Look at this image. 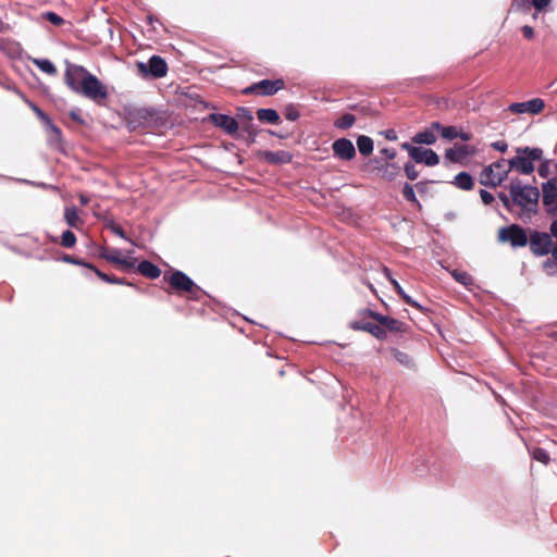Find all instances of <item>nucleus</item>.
Segmentation results:
<instances>
[{
  "label": "nucleus",
  "instance_id": "b1692460",
  "mask_svg": "<svg viewBox=\"0 0 557 557\" xmlns=\"http://www.w3.org/2000/svg\"><path fill=\"white\" fill-rule=\"evenodd\" d=\"M454 183L462 190H471L474 186L472 176L467 172H460L457 174Z\"/></svg>",
  "mask_w": 557,
  "mask_h": 557
},
{
  "label": "nucleus",
  "instance_id": "13d9d810",
  "mask_svg": "<svg viewBox=\"0 0 557 557\" xmlns=\"http://www.w3.org/2000/svg\"><path fill=\"white\" fill-rule=\"evenodd\" d=\"M103 282L109 284H115L117 282V277L114 275L107 274V278H104Z\"/></svg>",
  "mask_w": 557,
  "mask_h": 557
},
{
  "label": "nucleus",
  "instance_id": "69168bd1",
  "mask_svg": "<svg viewBox=\"0 0 557 557\" xmlns=\"http://www.w3.org/2000/svg\"><path fill=\"white\" fill-rule=\"evenodd\" d=\"M71 117H72V120H74V121H77V122L82 123V121L79 120V117H78V115H77V113H76V112L72 111V112H71Z\"/></svg>",
  "mask_w": 557,
  "mask_h": 557
},
{
  "label": "nucleus",
  "instance_id": "3c124183",
  "mask_svg": "<svg viewBox=\"0 0 557 557\" xmlns=\"http://www.w3.org/2000/svg\"><path fill=\"white\" fill-rule=\"evenodd\" d=\"M511 104H545V102L541 98H533L525 102H512Z\"/></svg>",
  "mask_w": 557,
  "mask_h": 557
},
{
  "label": "nucleus",
  "instance_id": "2f4dec72",
  "mask_svg": "<svg viewBox=\"0 0 557 557\" xmlns=\"http://www.w3.org/2000/svg\"><path fill=\"white\" fill-rule=\"evenodd\" d=\"M75 244H76L75 234L70 230L64 231L61 236V246H63L64 248H72L75 246Z\"/></svg>",
  "mask_w": 557,
  "mask_h": 557
},
{
  "label": "nucleus",
  "instance_id": "680f3d73",
  "mask_svg": "<svg viewBox=\"0 0 557 557\" xmlns=\"http://www.w3.org/2000/svg\"><path fill=\"white\" fill-rule=\"evenodd\" d=\"M549 253H552L554 261L557 263V242L554 244L553 250Z\"/></svg>",
  "mask_w": 557,
  "mask_h": 557
},
{
  "label": "nucleus",
  "instance_id": "473e14b6",
  "mask_svg": "<svg viewBox=\"0 0 557 557\" xmlns=\"http://www.w3.org/2000/svg\"><path fill=\"white\" fill-rule=\"evenodd\" d=\"M544 107H509L512 113L521 114V113H530V114H540Z\"/></svg>",
  "mask_w": 557,
  "mask_h": 557
},
{
  "label": "nucleus",
  "instance_id": "39448f33",
  "mask_svg": "<svg viewBox=\"0 0 557 557\" xmlns=\"http://www.w3.org/2000/svg\"><path fill=\"white\" fill-rule=\"evenodd\" d=\"M497 240L502 244H509L512 248H522L528 245L529 236L527 230L521 225L510 224L498 230Z\"/></svg>",
  "mask_w": 557,
  "mask_h": 557
},
{
  "label": "nucleus",
  "instance_id": "ea45409f",
  "mask_svg": "<svg viewBox=\"0 0 557 557\" xmlns=\"http://www.w3.org/2000/svg\"><path fill=\"white\" fill-rule=\"evenodd\" d=\"M62 260L64 262H67V263H71V264H75V265H81V267H84L87 265V261L83 260V259H79V258H76L74 256H71V255H64Z\"/></svg>",
  "mask_w": 557,
  "mask_h": 557
},
{
  "label": "nucleus",
  "instance_id": "dca6fc26",
  "mask_svg": "<svg viewBox=\"0 0 557 557\" xmlns=\"http://www.w3.org/2000/svg\"><path fill=\"white\" fill-rule=\"evenodd\" d=\"M350 329L355 331H364L376 337L377 339H384L386 337L385 330L381 324L369 322L366 320H355L350 322Z\"/></svg>",
  "mask_w": 557,
  "mask_h": 557
},
{
  "label": "nucleus",
  "instance_id": "09e8293b",
  "mask_svg": "<svg viewBox=\"0 0 557 557\" xmlns=\"http://www.w3.org/2000/svg\"><path fill=\"white\" fill-rule=\"evenodd\" d=\"M521 32L523 36L528 39H532L534 37V29L529 25L522 26Z\"/></svg>",
  "mask_w": 557,
  "mask_h": 557
},
{
  "label": "nucleus",
  "instance_id": "393cba45",
  "mask_svg": "<svg viewBox=\"0 0 557 557\" xmlns=\"http://www.w3.org/2000/svg\"><path fill=\"white\" fill-rule=\"evenodd\" d=\"M259 121L270 124H277L280 122L278 113L273 109H260L257 112Z\"/></svg>",
  "mask_w": 557,
  "mask_h": 557
},
{
  "label": "nucleus",
  "instance_id": "0e129e2a",
  "mask_svg": "<svg viewBox=\"0 0 557 557\" xmlns=\"http://www.w3.org/2000/svg\"><path fill=\"white\" fill-rule=\"evenodd\" d=\"M386 137H387L388 139H391V140H394V139H396V138H397V137H396V134H395V132H394V131H388V134L386 135Z\"/></svg>",
  "mask_w": 557,
  "mask_h": 557
},
{
  "label": "nucleus",
  "instance_id": "de8ad7c7",
  "mask_svg": "<svg viewBox=\"0 0 557 557\" xmlns=\"http://www.w3.org/2000/svg\"><path fill=\"white\" fill-rule=\"evenodd\" d=\"M401 298L409 306H411L413 308H417V309H422V307L417 301H414L409 295H407L406 293L401 296Z\"/></svg>",
  "mask_w": 557,
  "mask_h": 557
},
{
  "label": "nucleus",
  "instance_id": "a211bd4d",
  "mask_svg": "<svg viewBox=\"0 0 557 557\" xmlns=\"http://www.w3.org/2000/svg\"><path fill=\"white\" fill-rule=\"evenodd\" d=\"M475 149L469 145H455L445 150V158L454 163H461L469 156H472Z\"/></svg>",
  "mask_w": 557,
  "mask_h": 557
},
{
  "label": "nucleus",
  "instance_id": "6e6552de",
  "mask_svg": "<svg viewBox=\"0 0 557 557\" xmlns=\"http://www.w3.org/2000/svg\"><path fill=\"white\" fill-rule=\"evenodd\" d=\"M403 148L408 151L410 158L417 163H424L428 166H434L440 163L438 154L432 149L413 147L409 144H404Z\"/></svg>",
  "mask_w": 557,
  "mask_h": 557
},
{
  "label": "nucleus",
  "instance_id": "4c0bfd02",
  "mask_svg": "<svg viewBox=\"0 0 557 557\" xmlns=\"http://www.w3.org/2000/svg\"><path fill=\"white\" fill-rule=\"evenodd\" d=\"M384 273L386 275V277L389 280V282L392 283V285L394 286L395 290L397 292V294L401 297L404 294H405V290L403 289V287L399 285V283L394 280L392 276H391V271L388 268H384Z\"/></svg>",
  "mask_w": 557,
  "mask_h": 557
},
{
  "label": "nucleus",
  "instance_id": "ddd939ff",
  "mask_svg": "<svg viewBox=\"0 0 557 557\" xmlns=\"http://www.w3.org/2000/svg\"><path fill=\"white\" fill-rule=\"evenodd\" d=\"M209 121L216 127L223 129L226 134L231 136L237 135L239 124L236 119L226 114L212 113L209 115Z\"/></svg>",
  "mask_w": 557,
  "mask_h": 557
},
{
  "label": "nucleus",
  "instance_id": "9d476101",
  "mask_svg": "<svg viewBox=\"0 0 557 557\" xmlns=\"http://www.w3.org/2000/svg\"><path fill=\"white\" fill-rule=\"evenodd\" d=\"M364 315L375 320L379 324H381V326L385 331L387 330L389 332L404 333V332H406V330L408 327V325L406 323H404L397 319H394V318H391L387 315H383V314L372 311V310L364 311Z\"/></svg>",
  "mask_w": 557,
  "mask_h": 557
},
{
  "label": "nucleus",
  "instance_id": "c03bdc74",
  "mask_svg": "<svg viewBox=\"0 0 557 557\" xmlns=\"http://www.w3.org/2000/svg\"><path fill=\"white\" fill-rule=\"evenodd\" d=\"M85 268L91 270L95 272V274L100 278V280H104L107 278V273L100 271L97 267H95L92 263L90 262H87V265H85Z\"/></svg>",
  "mask_w": 557,
  "mask_h": 557
},
{
  "label": "nucleus",
  "instance_id": "603ef678",
  "mask_svg": "<svg viewBox=\"0 0 557 557\" xmlns=\"http://www.w3.org/2000/svg\"><path fill=\"white\" fill-rule=\"evenodd\" d=\"M286 117L290 121H295L299 117V112L297 110H295L294 108H292L287 114H286Z\"/></svg>",
  "mask_w": 557,
  "mask_h": 557
},
{
  "label": "nucleus",
  "instance_id": "f704fd0d",
  "mask_svg": "<svg viewBox=\"0 0 557 557\" xmlns=\"http://www.w3.org/2000/svg\"><path fill=\"white\" fill-rule=\"evenodd\" d=\"M532 457L544 465H547L550 460L548 453L541 447H536L533 449Z\"/></svg>",
  "mask_w": 557,
  "mask_h": 557
},
{
  "label": "nucleus",
  "instance_id": "5701e85b",
  "mask_svg": "<svg viewBox=\"0 0 557 557\" xmlns=\"http://www.w3.org/2000/svg\"><path fill=\"white\" fill-rule=\"evenodd\" d=\"M435 128H432V126L429 129H425L423 132L417 133L412 140L417 144H425V145H432L436 141V136L434 134Z\"/></svg>",
  "mask_w": 557,
  "mask_h": 557
},
{
  "label": "nucleus",
  "instance_id": "412c9836",
  "mask_svg": "<svg viewBox=\"0 0 557 557\" xmlns=\"http://www.w3.org/2000/svg\"><path fill=\"white\" fill-rule=\"evenodd\" d=\"M64 219L70 227L81 228L84 225V221L79 218L78 211L75 207L65 208Z\"/></svg>",
  "mask_w": 557,
  "mask_h": 557
},
{
  "label": "nucleus",
  "instance_id": "6ab92c4d",
  "mask_svg": "<svg viewBox=\"0 0 557 557\" xmlns=\"http://www.w3.org/2000/svg\"><path fill=\"white\" fill-rule=\"evenodd\" d=\"M262 157L265 161L272 164H285L289 163L293 159V156L288 151L278 150V151H264Z\"/></svg>",
  "mask_w": 557,
  "mask_h": 557
},
{
  "label": "nucleus",
  "instance_id": "864d4df0",
  "mask_svg": "<svg viewBox=\"0 0 557 557\" xmlns=\"http://www.w3.org/2000/svg\"><path fill=\"white\" fill-rule=\"evenodd\" d=\"M458 138H460L463 141H469L472 138V135L470 133L458 129Z\"/></svg>",
  "mask_w": 557,
  "mask_h": 557
},
{
  "label": "nucleus",
  "instance_id": "a19ab883",
  "mask_svg": "<svg viewBox=\"0 0 557 557\" xmlns=\"http://www.w3.org/2000/svg\"><path fill=\"white\" fill-rule=\"evenodd\" d=\"M109 228L110 231L115 234L116 236L121 237V238H124L126 239V235H125V232L123 231V228L116 224V223H111L109 225Z\"/></svg>",
  "mask_w": 557,
  "mask_h": 557
},
{
  "label": "nucleus",
  "instance_id": "4468645a",
  "mask_svg": "<svg viewBox=\"0 0 557 557\" xmlns=\"http://www.w3.org/2000/svg\"><path fill=\"white\" fill-rule=\"evenodd\" d=\"M99 257L104 259L108 262H111V263L120 267L123 270L132 269L136 263L135 258H129V259L121 258V251L117 249H111V250L102 249L99 252Z\"/></svg>",
  "mask_w": 557,
  "mask_h": 557
},
{
  "label": "nucleus",
  "instance_id": "5fc2aeb1",
  "mask_svg": "<svg viewBox=\"0 0 557 557\" xmlns=\"http://www.w3.org/2000/svg\"><path fill=\"white\" fill-rule=\"evenodd\" d=\"M382 153H384L387 159L393 160L396 157V150L395 149H383Z\"/></svg>",
  "mask_w": 557,
  "mask_h": 557
},
{
  "label": "nucleus",
  "instance_id": "a878e982",
  "mask_svg": "<svg viewBox=\"0 0 557 557\" xmlns=\"http://www.w3.org/2000/svg\"><path fill=\"white\" fill-rule=\"evenodd\" d=\"M357 147L362 156H369L373 151V140L364 135H361L357 139Z\"/></svg>",
  "mask_w": 557,
  "mask_h": 557
},
{
  "label": "nucleus",
  "instance_id": "79ce46f5",
  "mask_svg": "<svg viewBox=\"0 0 557 557\" xmlns=\"http://www.w3.org/2000/svg\"><path fill=\"white\" fill-rule=\"evenodd\" d=\"M543 267L549 274L557 273V263L554 260L547 259Z\"/></svg>",
  "mask_w": 557,
  "mask_h": 557
},
{
  "label": "nucleus",
  "instance_id": "bb28decb",
  "mask_svg": "<svg viewBox=\"0 0 557 557\" xmlns=\"http://www.w3.org/2000/svg\"><path fill=\"white\" fill-rule=\"evenodd\" d=\"M391 354H392L393 358L401 366H404L406 368L413 367V360L407 352L401 351L397 348H392Z\"/></svg>",
  "mask_w": 557,
  "mask_h": 557
},
{
  "label": "nucleus",
  "instance_id": "4d7b16f0",
  "mask_svg": "<svg viewBox=\"0 0 557 557\" xmlns=\"http://www.w3.org/2000/svg\"><path fill=\"white\" fill-rule=\"evenodd\" d=\"M549 231H550V237L554 236L555 238H557V220H555L552 224H550V227H549Z\"/></svg>",
  "mask_w": 557,
  "mask_h": 557
},
{
  "label": "nucleus",
  "instance_id": "052dcab7",
  "mask_svg": "<svg viewBox=\"0 0 557 557\" xmlns=\"http://www.w3.org/2000/svg\"><path fill=\"white\" fill-rule=\"evenodd\" d=\"M416 187L418 189L419 193H423L426 188V183L425 182H419L416 184Z\"/></svg>",
  "mask_w": 557,
  "mask_h": 557
},
{
  "label": "nucleus",
  "instance_id": "e2e57ef3",
  "mask_svg": "<svg viewBox=\"0 0 557 557\" xmlns=\"http://www.w3.org/2000/svg\"><path fill=\"white\" fill-rule=\"evenodd\" d=\"M117 285H131L125 278L117 277V282L115 283Z\"/></svg>",
  "mask_w": 557,
  "mask_h": 557
},
{
  "label": "nucleus",
  "instance_id": "423d86ee",
  "mask_svg": "<svg viewBox=\"0 0 557 557\" xmlns=\"http://www.w3.org/2000/svg\"><path fill=\"white\" fill-rule=\"evenodd\" d=\"M530 250L536 257L547 256L554 246V242L548 233L531 231L529 236Z\"/></svg>",
  "mask_w": 557,
  "mask_h": 557
},
{
  "label": "nucleus",
  "instance_id": "c9c22d12",
  "mask_svg": "<svg viewBox=\"0 0 557 557\" xmlns=\"http://www.w3.org/2000/svg\"><path fill=\"white\" fill-rule=\"evenodd\" d=\"M42 17H45L51 24L57 25V26H60L64 23V20L54 12H46L42 14Z\"/></svg>",
  "mask_w": 557,
  "mask_h": 557
},
{
  "label": "nucleus",
  "instance_id": "2eb2a0df",
  "mask_svg": "<svg viewBox=\"0 0 557 557\" xmlns=\"http://www.w3.org/2000/svg\"><path fill=\"white\" fill-rule=\"evenodd\" d=\"M334 154L341 160L349 161L355 158L356 149L352 143L347 138H339L332 145Z\"/></svg>",
  "mask_w": 557,
  "mask_h": 557
},
{
  "label": "nucleus",
  "instance_id": "7ed1b4c3",
  "mask_svg": "<svg viewBox=\"0 0 557 557\" xmlns=\"http://www.w3.org/2000/svg\"><path fill=\"white\" fill-rule=\"evenodd\" d=\"M163 281L169 284L170 289L165 292H174L187 300L198 301L206 294L203 289L198 286L186 273L180 270L166 271L163 274Z\"/></svg>",
  "mask_w": 557,
  "mask_h": 557
},
{
  "label": "nucleus",
  "instance_id": "20e7f679",
  "mask_svg": "<svg viewBox=\"0 0 557 557\" xmlns=\"http://www.w3.org/2000/svg\"><path fill=\"white\" fill-rule=\"evenodd\" d=\"M543 157L541 148H518L517 156L509 161V169L529 175L534 171V161H540Z\"/></svg>",
  "mask_w": 557,
  "mask_h": 557
},
{
  "label": "nucleus",
  "instance_id": "a18cd8bd",
  "mask_svg": "<svg viewBox=\"0 0 557 557\" xmlns=\"http://www.w3.org/2000/svg\"><path fill=\"white\" fill-rule=\"evenodd\" d=\"M85 268L91 270L95 272V274L100 278V280H104L107 278V273L100 271L97 267H95L92 263L90 262H87V265H85Z\"/></svg>",
  "mask_w": 557,
  "mask_h": 557
},
{
  "label": "nucleus",
  "instance_id": "49530a36",
  "mask_svg": "<svg viewBox=\"0 0 557 557\" xmlns=\"http://www.w3.org/2000/svg\"><path fill=\"white\" fill-rule=\"evenodd\" d=\"M550 1L552 0H532V4L536 11H542L550 3Z\"/></svg>",
  "mask_w": 557,
  "mask_h": 557
},
{
  "label": "nucleus",
  "instance_id": "c85d7f7f",
  "mask_svg": "<svg viewBox=\"0 0 557 557\" xmlns=\"http://www.w3.org/2000/svg\"><path fill=\"white\" fill-rule=\"evenodd\" d=\"M180 104H207L201 97L195 91H187L184 94V98L180 99Z\"/></svg>",
  "mask_w": 557,
  "mask_h": 557
},
{
  "label": "nucleus",
  "instance_id": "4be33fe9",
  "mask_svg": "<svg viewBox=\"0 0 557 557\" xmlns=\"http://www.w3.org/2000/svg\"><path fill=\"white\" fill-rule=\"evenodd\" d=\"M432 128H435V131L438 132L441 136L447 140L458 138V128L456 126H444L438 122H433Z\"/></svg>",
  "mask_w": 557,
  "mask_h": 557
},
{
  "label": "nucleus",
  "instance_id": "1a4fd4ad",
  "mask_svg": "<svg viewBox=\"0 0 557 557\" xmlns=\"http://www.w3.org/2000/svg\"><path fill=\"white\" fill-rule=\"evenodd\" d=\"M284 88L283 79H262L258 83L252 84L251 86L245 88L243 90L244 94H255L259 96H272L276 94L278 90Z\"/></svg>",
  "mask_w": 557,
  "mask_h": 557
},
{
  "label": "nucleus",
  "instance_id": "f3484780",
  "mask_svg": "<svg viewBox=\"0 0 557 557\" xmlns=\"http://www.w3.org/2000/svg\"><path fill=\"white\" fill-rule=\"evenodd\" d=\"M35 112L38 114V116L41 119V121L45 123L46 131L48 134V140L51 145H59L62 139V133L61 129L55 126L48 115H46L39 107H33Z\"/></svg>",
  "mask_w": 557,
  "mask_h": 557
},
{
  "label": "nucleus",
  "instance_id": "0eeeda50",
  "mask_svg": "<svg viewBox=\"0 0 557 557\" xmlns=\"http://www.w3.org/2000/svg\"><path fill=\"white\" fill-rule=\"evenodd\" d=\"M508 170L504 163L495 162L482 170L480 174V184L488 187H496L507 177Z\"/></svg>",
  "mask_w": 557,
  "mask_h": 557
},
{
  "label": "nucleus",
  "instance_id": "bf43d9fd",
  "mask_svg": "<svg viewBox=\"0 0 557 557\" xmlns=\"http://www.w3.org/2000/svg\"><path fill=\"white\" fill-rule=\"evenodd\" d=\"M90 201L89 197L84 195V194H81L79 195V202L83 205V206H86L88 205Z\"/></svg>",
  "mask_w": 557,
  "mask_h": 557
},
{
  "label": "nucleus",
  "instance_id": "e433bc0d",
  "mask_svg": "<svg viewBox=\"0 0 557 557\" xmlns=\"http://www.w3.org/2000/svg\"><path fill=\"white\" fill-rule=\"evenodd\" d=\"M453 276L455 277V280L457 282H459L463 285L471 283V276L467 272L454 271Z\"/></svg>",
  "mask_w": 557,
  "mask_h": 557
},
{
  "label": "nucleus",
  "instance_id": "338daca9",
  "mask_svg": "<svg viewBox=\"0 0 557 557\" xmlns=\"http://www.w3.org/2000/svg\"><path fill=\"white\" fill-rule=\"evenodd\" d=\"M247 127H248V123L243 124V126H242L243 129H247Z\"/></svg>",
  "mask_w": 557,
  "mask_h": 557
},
{
  "label": "nucleus",
  "instance_id": "8fccbe9b",
  "mask_svg": "<svg viewBox=\"0 0 557 557\" xmlns=\"http://www.w3.org/2000/svg\"><path fill=\"white\" fill-rule=\"evenodd\" d=\"M492 147L495 150L500 151V152H505L507 150V144L505 141H503V140L493 143Z\"/></svg>",
  "mask_w": 557,
  "mask_h": 557
},
{
  "label": "nucleus",
  "instance_id": "6e6d98bb",
  "mask_svg": "<svg viewBox=\"0 0 557 557\" xmlns=\"http://www.w3.org/2000/svg\"><path fill=\"white\" fill-rule=\"evenodd\" d=\"M539 174L542 177L547 176V174H548V165L547 164H541L540 168H539Z\"/></svg>",
  "mask_w": 557,
  "mask_h": 557
},
{
  "label": "nucleus",
  "instance_id": "cd10ccee",
  "mask_svg": "<svg viewBox=\"0 0 557 557\" xmlns=\"http://www.w3.org/2000/svg\"><path fill=\"white\" fill-rule=\"evenodd\" d=\"M33 62L46 74L54 75L57 73L54 64L48 59H34Z\"/></svg>",
  "mask_w": 557,
  "mask_h": 557
},
{
  "label": "nucleus",
  "instance_id": "aec40b11",
  "mask_svg": "<svg viewBox=\"0 0 557 557\" xmlns=\"http://www.w3.org/2000/svg\"><path fill=\"white\" fill-rule=\"evenodd\" d=\"M137 272L150 280H156L161 275L160 268L148 260L138 263Z\"/></svg>",
  "mask_w": 557,
  "mask_h": 557
},
{
  "label": "nucleus",
  "instance_id": "c756f323",
  "mask_svg": "<svg viewBox=\"0 0 557 557\" xmlns=\"http://www.w3.org/2000/svg\"><path fill=\"white\" fill-rule=\"evenodd\" d=\"M399 166L393 163H386L380 169L381 175L383 178L387 181H392L399 173Z\"/></svg>",
  "mask_w": 557,
  "mask_h": 557
},
{
  "label": "nucleus",
  "instance_id": "58836bf2",
  "mask_svg": "<svg viewBox=\"0 0 557 557\" xmlns=\"http://www.w3.org/2000/svg\"><path fill=\"white\" fill-rule=\"evenodd\" d=\"M406 176L413 181L419 176V171L416 169V166L412 163H406L404 166Z\"/></svg>",
  "mask_w": 557,
  "mask_h": 557
},
{
  "label": "nucleus",
  "instance_id": "72a5a7b5",
  "mask_svg": "<svg viewBox=\"0 0 557 557\" xmlns=\"http://www.w3.org/2000/svg\"><path fill=\"white\" fill-rule=\"evenodd\" d=\"M403 196L404 198L409 201V202H412V203H416L417 206L421 207V205L419 203V201L417 200V197H416V194H414V189H413V186L410 185L409 183H406L404 185V188H403Z\"/></svg>",
  "mask_w": 557,
  "mask_h": 557
},
{
  "label": "nucleus",
  "instance_id": "f03ea898",
  "mask_svg": "<svg viewBox=\"0 0 557 557\" xmlns=\"http://www.w3.org/2000/svg\"><path fill=\"white\" fill-rule=\"evenodd\" d=\"M64 78L66 85L73 91L85 96L94 102H100L108 98V86L82 65L66 62Z\"/></svg>",
  "mask_w": 557,
  "mask_h": 557
},
{
  "label": "nucleus",
  "instance_id": "37998d69",
  "mask_svg": "<svg viewBox=\"0 0 557 557\" xmlns=\"http://www.w3.org/2000/svg\"><path fill=\"white\" fill-rule=\"evenodd\" d=\"M480 196H481L483 203H485V205H491L494 201V196L485 189L480 190Z\"/></svg>",
  "mask_w": 557,
  "mask_h": 557
},
{
  "label": "nucleus",
  "instance_id": "7c9ffc66",
  "mask_svg": "<svg viewBox=\"0 0 557 557\" xmlns=\"http://www.w3.org/2000/svg\"><path fill=\"white\" fill-rule=\"evenodd\" d=\"M356 119L352 114L346 113L335 121V126L341 129H347L354 125Z\"/></svg>",
  "mask_w": 557,
  "mask_h": 557
},
{
  "label": "nucleus",
  "instance_id": "9b49d317",
  "mask_svg": "<svg viewBox=\"0 0 557 557\" xmlns=\"http://www.w3.org/2000/svg\"><path fill=\"white\" fill-rule=\"evenodd\" d=\"M138 69L141 74H150L153 77H163L166 74V62L158 55H153L147 63L139 62Z\"/></svg>",
  "mask_w": 557,
  "mask_h": 557
},
{
  "label": "nucleus",
  "instance_id": "f8f14e48",
  "mask_svg": "<svg viewBox=\"0 0 557 557\" xmlns=\"http://www.w3.org/2000/svg\"><path fill=\"white\" fill-rule=\"evenodd\" d=\"M543 205L547 214L557 215V185L553 181H548L542 185Z\"/></svg>",
  "mask_w": 557,
  "mask_h": 557
},
{
  "label": "nucleus",
  "instance_id": "f257e3e1",
  "mask_svg": "<svg viewBox=\"0 0 557 557\" xmlns=\"http://www.w3.org/2000/svg\"><path fill=\"white\" fill-rule=\"evenodd\" d=\"M508 190L509 195L500 193L498 198L510 213L516 214L522 221L531 220L537 214L540 199L537 187L512 181Z\"/></svg>",
  "mask_w": 557,
  "mask_h": 557
}]
</instances>
